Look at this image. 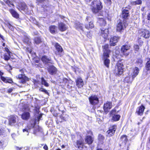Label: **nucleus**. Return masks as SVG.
Here are the masks:
<instances>
[{
    "label": "nucleus",
    "instance_id": "1",
    "mask_svg": "<svg viewBox=\"0 0 150 150\" xmlns=\"http://www.w3.org/2000/svg\"><path fill=\"white\" fill-rule=\"evenodd\" d=\"M103 53V59L104 64L108 68L110 63V60L108 59L111 51L109 49V45L106 44L102 46Z\"/></svg>",
    "mask_w": 150,
    "mask_h": 150
},
{
    "label": "nucleus",
    "instance_id": "2",
    "mask_svg": "<svg viewBox=\"0 0 150 150\" xmlns=\"http://www.w3.org/2000/svg\"><path fill=\"white\" fill-rule=\"evenodd\" d=\"M102 8V6L100 1H94L91 3V9L93 13H98Z\"/></svg>",
    "mask_w": 150,
    "mask_h": 150
},
{
    "label": "nucleus",
    "instance_id": "3",
    "mask_svg": "<svg viewBox=\"0 0 150 150\" xmlns=\"http://www.w3.org/2000/svg\"><path fill=\"white\" fill-rule=\"evenodd\" d=\"M139 36L148 38L149 37L150 34L149 31L145 29H142L139 31Z\"/></svg>",
    "mask_w": 150,
    "mask_h": 150
},
{
    "label": "nucleus",
    "instance_id": "4",
    "mask_svg": "<svg viewBox=\"0 0 150 150\" xmlns=\"http://www.w3.org/2000/svg\"><path fill=\"white\" fill-rule=\"evenodd\" d=\"M130 48V46L129 45H125L122 46L121 48L122 53L126 56H128L129 54L128 51Z\"/></svg>",
    "mask_w": 150,
    "mask_h": 150
},
{
    "label": "nucleus",
    "instance_id": "5",
    "mask_svg": "<svg viewBox=\"0 0 150 150\" xmlns=\"http://www.w3.org/2000/svg\"><path fill=\"white\" fill-rule=\"evenodd\" d=\"M123 65L121 63H118L116 66L115 70V73L117 75H121L123 72Z\"/></svg>",
    "mask_w": 150,
    "mask_h": 150
},
{
    "label": "nucleus",
    "instance_id": "6",
    "mask_svg": "<svg viewBox=\"0 0 150 150\" xmlns=\"http://www.w3.org/2000/svg\"><path fill=\"white\" fill-rule=\"evenodd\" d=\"M35 125V122L33 121H31L28 124L27 128L23 129V132L25 133V134L28 135V130L33 128Z\"/></svg>",
    "mask_w": 150,
    "mask_h": 150
},
{
    "label": "nucleus",
    "instance_id": "7",
    "mask_svg": "<svg viewBox=\"0 0 150 150\" xmlns=\"http://www.w3.org/2000/svg\"><path fill=\"white\" fill-rule=\"evenodd\" d=\"M19 71L21 73V74H19L16 77V78H18L21 79L20 82L22 83H24L25 82V80L27 79V78L25 76L24 74V70L23 69L20 70Z\"/></svg>",
    "mask_w": 150,
    "mask_h": 150
},
{
    "label": "nucleus",
    "instance_id": "8",
    "mask_svg": "<svg viewBox=\"0 0 150 150\" xmlns=\"http://www.w3.org/2000/svg\"><path fill=\"white\" fill-rule=\"evenodd\" d=\"M89 101L92 105H95L98 103V99L96 96H91L89 98Z\"/></svg>",
    "mask_w": 150,
    "mask_h": 150
},
{
    "label": "nucleus",
    "instance_id": "9",
    "mask_svg": "<svg viewBox=\"0 0 150 150\" xmlns=\"http://www.w3.org/2000/svg\"><path fill=\"white\" fill-rule=\"evenodd\" d=\"M131 71H130L129 73L130 74V75H132V77L134 79L137 76L139 73V69L137 67L134 69H131Z\"/></svg>",
    "mask_w": 150,
    "mask_h": 150
},
{
    "label": "nucleus",
    "instance_id": "10",
    "mask_svg": "<svg viewBox=\"0 0 150 150\" xmlns=\"http://www.w3.org/2000/svg\"><path fill=\"white\" fill-rule=\"evenodd\" d=\"M119 38L116 36L112 37L110 39V45L111 46H114L116 45Z\"/></svg>",
    "mask_w": 150,
    "mask_h": 150
},
{
    "label": "nucleus",
    "instance_id": "11",
    "mask_svg": "<svg viewBox=\"0 0 150 150\" xmlns=\"http://www.w3.org/2000/svg\"><path fill=\"white\" fill-rule=\"evenodd\" d=\"M117 129V126L116 125H114L110 127L109 130L107 132L108 134V135L109 137L112 136L114 133H115V131Z\"/></svg>",
    "mask_w": 150,
    "mask_h": 150
},
{
    "label": "nucleus",
    "instance_id": "12",
    "mask_svg": "<svg viewBox=\"0 0 150 150\" xmlns=\"http://www.w3.org/2000/svg\"><path fill=\"white\" fill-rule=\"evenodd\" d=\"M129 16L128 8H123L122 17L124 18H127Z\"/></svg>",
    "mask_w": 150,
    "mask_h": 150
},
{
    "label": "nucleus",
    "instance_id": "13",
    "mask_svg": "<svg viewBox=\"0 0 150 150\" xmlns=\"http://www.w3.org/2000/svg\"><path fill=\"white\" fill-rule=\"evenodd\" d=\"M3 74V73L1 71H0V76H1V79L3 81L6 83H11L13 82V81L11 79L7 77L5 78L2 76V75Z\"/></svg>",
    "mask_w": 150,
    "mask_h": 150
},
{
    "label": "nucleus",
    "instance_id": "14",
    "mask_svg": "<svg viewBox=\"0 0 150 150\" xmlns=\"http://www.w3.org/2000/svg\"><path fill=\"white\" fill-rule=\"evenodd\" d=\"M17 122V117L13 115L11 116L9 119V124L11 125H13Z\"/></svg>",
    "mask_w": 150,
    "mask_h": 150
},
{
    "label": "nucleus",
    "instance_id": "15",
    "mask_svg": "<svg viewBox=\"0 0 150 150\" xmlns=\"http://www.w3.org/2000/svg\"><path fill=\"white\" fill-rule=\"evenodd\" d=\"M55 47L56 48L57 51L56 52V54L61 55V53L63 51V49L62 47L57 43H56Z\"/></svg>",
    "mask_w": 150,
    "mask_h": 150
},
{
    "label": "nucleus",
    "instance_id": "16",
    "mask_svg": "<svg viewBox=\"0 0 150 150\" xmlns=\"http://www.w3.org/2000/svg\"><path fill=\"white\" fill-rule=\"evenodd\" d=\"M101 35L105 39H107L108 37V29L105 30L102 29L101 30Z\"/></svg>",
    "mask_w": 150,
    "mask_h": 150
},
{
    "label": "nucleus",
    "instance_id": "17",
    "mask_svg": "<svg viewBox=\"0 0 150 150\" xmlns=\"http://www.w3.org/2000/svg\"><path fill=\"white\" fill-rule=\"evenodd\" d=\"M47 68L48 72L51 75L55 74L56 73L57 69L52 65L49 66V67H48Z\"/></svg>",
    "mask_w": 150,
    "mask_h": 150
},
{
    "label": "nucleus",
    "instance_id": "18",
    "mask_svg": "<svg viewBox=\"0 0 150 150\" xmlns=\"http://www.w3.org/2000/svg\"><path fill=\"white\" fill-rule=\"evenodd\" d=\"M42 60L45 64H48L49 65V63H52L51 58L46 56H44L42 57Z\"/></svg>",
    "mask_w": 150,
    "mask_h": 150
},
{
    "label": "nucleus",
    "instance_id": "19",
    "mask_svg": "<svg viewBox=\"0 0 150 150\" xmlns=\"http://www.w3.org/2000/svg\"><path fill=\"white\" fill-rule=\"evenodd\" d=\"M112 107V103L109 102H107L104 105V109L105 112H107L108 110L110 109Z\"/></svg>",
    "mask_w": 150,
    "mask_h": 150
},
{
    "label": "nucleus",
    "instance_id": "20",
    "mask_svg": "<svg viewBox=\"0 0 150 150\" xmlns=\"http://www.w3.org/2000/svg\"><path fill=\"white\" fill-rule=\"evenodd\" d=\"M145 109L144 107L142 105L139 107L137 108L136 110V112L139 115H141L143 114L144 111Z\"/></svg>",
    "mask_w": 150,
    "mask_h": 150
},
{
    "label": "nucleus",
    "instance_id": "21",
    "mask_svg": "<svg viewBox=\"0 0 150 150\" xmlns=\"http://www.w3.org/2000/svg\"><path fill=\"white\" fill-rule=\"evenodd\" d=\"M93 140V138L90 136H86L85 139V142L88 144H92Z\"/></svg>",
    "mask_w": 150,
    "mask_h": 150
},
{
    "label": "nucleus",
    "instance_id": "22",
    "mask_svg": "<svg viewBox=\"0 0 150 150\" xmlns=\"http://www.w3.org/2000/svg\"><path fill=\"white\" fill-rule=\"evenodd\" d=\"M76 145L79 149L81 150H82L83 146V140L82 139L77 140L76 142Z\"/></svg>",
    "mask_w": 150,
    "mask_h": 150
},
{
    "label": "nucleus",
    "instance_id": "23",
    "mask_svg": "<svg viewBox=\"0 0 150 150\" xmlns=\"http://www.w3.org/2000/svg\"><path fill=\"white\" fill-rule=\"evenodd\" d=\"M58 28L60 31L62 32L65 31L67 28V27L64 24L61 23L59 24Z\"/></svg>",
    "mask_w": 150,
    "mask_h": 150
},
{
    "label": "nucleus",
    "instance_id": "24",
    "mask_svg": "<svg viewBox=\"0 0 150 150\" xmlns=\"http://www.w3.org/2000/svg\"><path fill=\"white\" fill-rule=\"evenodd\" d=\"M130 74L129 73L128 76L125 77L124 79L125 82L131 83L133 81L134 78L132 77V75H130Z\"/></svg>",
    "mask_w": 150,
    "mask_h": 150
},
{
    "label": "nucleus",
    "instance_id": "25",
    "mask_svg": "<svg viewBox=\"0 0 150 150\" xmlns=\"http://www.w3.org/2000/svg\"><path fill=\"white\" fill-rule=\"evenodd\" d=\"M76 82V85L79 88H81L83 85V80L81 78H78Z\"/></svg>",
    "mask_w": 150,
    "mask_h": 150
},
{
    "label": "nucleus",
    "instance_id": "26",
    "mask_svg": "<svg viewBox=\"0 0 150 150\" xmlns=\"http://www.w3.org/2000/svg\"><path fill=\"white\" fill-rule=\"evenodd\" d=\"M125 27V25L124 24V23L122 22H120L117 25V31L120 32Z\"/></svg>",
    "mask_w": 150,
    "mask_h": 150
},
{
    "label": "nucleus",
    "instance_id": "27",
    "mask_svg": "<svg viewBox=\"0 0 150 150\" xmlns=\"http://www.w3.org/2000/svg\"><path fill=\"white\" fill-rule=\"evenodd\" d=\"M30 117L29 112H25L22 115V118L24 120H27L29 119Z\"/></svg>",
    "mask_w": 150,
    "mask_h": 150
},
{
    "label": "nucleus",
    "instance_id": "28",
    "mask_svg": "<svg viewBox=\"0 0 150 150\" xmlns=\"http://www.w3.org/2000/svg\"><path fill=\"white\" fill-rule=\"evenodd\" d=\"M50 32L52 33H56L57 32V27L55 25H52L50 27Z\"/></svg>",
    "mask_w": 150,
    "mask_h": 150
},
{
    "label": "nucleus",
    "instance_id": "29",
    "mask_svg": "<svg viewBox=\"0 0 150 150\" xmlns=\"http://www.w3.org/2000/svg\"><path fill=\"white\" fill-rule=\"evenodd\" d=\"M98 21L101 26H105L106 24L105 21L102 18H99Z\"/></svg>",
    "mask_w": 150,
    "mask_h": 150
},
{
    "label": "nucleus",
    "instance_id": "30",
    "mask_svg": "<svg viewBox=\"0 0 150 150\" xmlns=\"http://www.w3.org/2000/svg\"><path fill=\"white\" fill-rule=\"evenodd\" d=\"M112 117V120L113 121H116L119 120L120 116L118 115L114 114L111 115Z\"/></svg>",
    "mask_w": 150,
    "mask_h": 150
},
{
    "label": "nucleus",
    "instance_id": "31",
    "mask_svg": "<svg viewBox=\"0 0 150 150\" xmlns=\"http://www.w3.org/2000/svg\"><path fill=\"white\" fill-rule=\"evenodd\" d=\"M10 11L13 17L16 18H18V14L13 9H11L10 10Z\"/></svg>",
    "mask_w": 150,
    "mask_h": 150
},
{
    "label": "nucleus",
    "instance_id": "32",
    "mask_svg": "<svg viewBox=\"0 0 150 150\" xmlns=\"http://www.w3.org/2000/svg\"><path fill=\"white\" fill-rule=\"evenodd\" d=\"M141 0H137L135 1H132L131 2V4L132 5H139L142 4Z\"/></svg>",
    "mask_w": 150,
    "mask_h": 150
},
{
    "label": "nucleus",
    "instance_id": "33",
    "mask_svg": "<svg viewBox=\"0 0 150 150\" xmlns=\"http://www.w3.org/2000/svg\"><path fill=\"white\" fill-rule=\"evenodd\" d=\"M41 83L42 84L44 85L46 87L49 86V84L46 82V81L43 78H41Z\"/></svg>",
    "mask_w": 150,
    "mask_h": 150
},
{
    "label": "nucleus",
    "instance_id": "34",
    "mask_svg": "<svg viewBox=\"0 0 150 150\" xmlns=\"http://www.w3.org/2000/svg\"><path fill=\"white\" fill-rule=\"evenodd\" d=\"M94 27V25L93 22H90L89 23L88 25H86L85 26V27L88 29L89 28H92Z\"/></svg>",
    "mask_w": 150,
    "mask_h": 150
},
{
    "label": "nucleus",
    "instance_id": "35",
    "mask_svg": "<svg viewBox=\"0 0 150 150\" xmlns=\"http://www.w3.org/2000/svg\"><path fill=\"white\" fill-rule=\"evenodd\" d=\"M121 139L122 141L124 142L125 144L127 142L128 140L127 138V136L125 135L122 136L121 137Z\"/></svg>",
    "mask_w": 150,
    "mask_h": 150
},
{
    "label": "nucleus",
    "instance_id": "36",
    "mask_svg": "<svg viewBox=\"0 0 150 150\" xmlns=\"http://www.w3.org/2000/svg\"><path fill=\"white\" fill-rule=\"evenodd\" d=\"M21 10L25 11L27 10V7L25 3H22L21 5Z\"/></svg>",
    "mask_w": 150,
    "mask_h": 150
},
{
    "label": "nucleus",
    "instance_id": "37",
    "mask_svg": "<svg viewBox=\"0 0 150 150\" xmlns=\"http://www.w3.org/2000/svg\"><path fill=\"white\" fill-rule=\"evenodd\" d=\"M4 58L6 61L9 60L10 58V54L5 53L4 55Z\"/></svg>",
    "mask_w": 150,
    "mask_h": 150
},
{
    "label": "nucleus",
    "instance_id": "38",
    "mask_svg": "<svg viewBox=\"0 0 150 150\" xmlns=\"http://www.w3.org/2000/svg\"><path fill=\"white\" fill-rule=\"evenodd\" d=\"M34 42L36 44H38L41 42V40L40 38L36 37L35 38Z\"/></svg>",
    "mask_w": 150,
    "mask_h": 150
},
{
    "label": "nucleus",
    "instance_id": "39",
    "mask_svg": "<svg viewBox=\"0 0 150 150\" xmlns=\"http://www.w3.org/2000/svg\"><path fill=\"white\" fill-rule=\"evenodd\" d=\"M4 1L9 6H11V5H12L13 6H14L12 2L9 0H6V1L4 0Z\"/></svg>",
    "mask_w": 150,
    "mask_h": 150
},
{
    "label": "nucleus",
    "instance_id": "40",
    "mask_svg": "<svg viewBox=\"0 0 150 150\" xmlns=\"http://www.w3.org/2000/svg\"><path fill=\"white\" fill-rule=\"evenodd\" d=\"M146 69L147 70H150V61H148L147 62L146 65Z\"/></svg>",
    "mask_w": 150,
    "mask_h": 150
},
{
    "label": "nucleus",
    "instance_id": "41",
    "mask_svg": "<svg viewBox=\"0 0 150 150\" xmlns=\"http://www.w3.org/2000/svg\"><path fill=\"white\" fill-rule=\"evenodd\" d=\"M30 39L28 37H26L25 38V39L24 40V42L26 43H27L28 44L30 45L31 42L30 41Z\"/></svg>",
    "mask_w": 150,
    "mask_h": 150
},
{
    "label": "nucleus",
    "instance_id": "42",
    "mask_svg": "<svg viewBox=\"0 0 150 150\" xmlns=\"http://www.w3.org/2000/svg\"><path fill=\"white\" fill-rule=\"evenodd\" d=\"M136 62L138 65L139 66H142L141 64L142 62V61L141 59H138L137 61Z\"/></svg>",
    "mask_w": 150,
    "mask_h": 150
},
{
    "label": "nucleus",
    "instance_id": "43",
    "mask_svg": "<svg viewBox=\"0 0 150 150\" xmlns=\"http://www.w3.org/2000/svg\"><path fill=\"white\" fill-rule=\"evenodd\" d=\"M39 90L40 91H41L43 92H44L45 93H46V94H48V93L47 92V91L45 89H44L43 88H40L39 89Z\"/></svg>",
    "mask_w": 150,
    "mask_h": 150
},
{
    "label": "nucleus",
    "instance_id": "44",
    "mask_svg": "<svg viewBox=\"0 0 150 150\" xmlns=\"http://www.w3.org/2000/svg\"><path fill=\"white\" fill-rule=\"evenodd\" d=\"M116 112V110L115 109H113L110 112L111 115H113V114H116L115 113Z\"/></svg>",
    "mask_w": 150,
    "mask_h": 150
},
{
    "label": "nucleus",
    "instance_id": "45",
    "mask_svg": "<svg viewBox=\"0 0 150 150\" xmlns=\"http://www.w3.org/2000/svg\"><path fill=\"white\" fill-rule=\"evenodd\" d=\"M134 48L136 51H137L139 49V46L137 45H135L134 46Z\"/></svg>",
    "mask_w": 150,
    "mask_h": 150
},
{
    "label": "nucleus",
    "instance_id": "46",
    "mask_svg": "<svg viewBox=\"0 0 150 150\" xmlns=\"http://www.w3.org/2000/svg\"><path fill=\"white\" fill-rule=\"evenodd\" d=\"M4 129L1 127H0V135L4 132Z\"/></svg>",
    "mask_w": 150,
    "mask_h": 150
},
{
    "label": "nucleus",
    "instance_id": "47",
    "mask_svg": "<svg viewBox=\"0 0 150 150\" xmlns=\"http://www.w3.org/2000/svg\"><path fill=\"white\" fill-rule=\"evenodd\" d=\"M5 51L7 52V54H10L11 53V52L7 48L5 47Z\"/></svg>",
    "mask_w": 150,
    "mask_h": 150
},
{
    "label": "nucleus",
    "instance_id": "48",
    "mask_svg": "<svg viewBox=\"0 0 150 150\" xmlns=\"http://www.w3.org/2000/svg\"><path fill=\"white\" fill-rule=\"evenodd\" d=\"M105 3H106L108 4H111V0H105Z\"/></svg>",
    "mask_w": 150,
    "mask_h": 150
},
{
    "label": "nucleus",
    "instance_id": "49",
    "mask_svg": "<svg viewBox=\"0 0 150 150\" xmlns=\"http://www.w3.org/2000/svg\"><path fill=\"white\" fill-rule=\"evenodd\" d=\"M43 148L45 150H48V147L45 144L43 147Z\"/></svg>",
    "mask_w": 150,
    "mask_h": 150
},
{
    "label": "nucleus",
    "instance_id": "50",
    "mask_svg": "<svg viewBox=\"0 0 150 150\" xmlns=\"http://www.w3.org/2000/svg\"><path fill=\"white\" fill-rule=\"evenodd\" d=\"M99 138L101 137L102 139H103V138H104L103 137L102 135H101V134H100L99 135Z\"/></svg>",
    "mask_w": 150,
    "mask_h": 150
},
{
    "label": "nucleus",
    "instance_id": "51",
    "mask_svg": "<svg viewBox=\"0 0 150 150\" xmlns=\"http://www.w3.org/2000/svg\"><path fill=\"white\" fill-rule=\"evenodd\" d=\"M60 118H61V119H62L63 120H64L65 121H66L65 120V118L63 116H61L60 117Z\"/></svg>",
    "mask_w": 150,
    "mask_h": 150
},
{
    "label": "nucleus",
    "instance_id": "52",
    "mask_svg": "<svg viewBox=\"0 0 150 150\" xmlns=\"http://www.w3.org/2000/svg\"><path fill=\"white\" fill-rule=\"evenodd\" d=\"M80 25V26H78V27H77L76 28H79L80 29L82 30V26L80 24H79Z\"/></svg>",
    "mask_w": 150,
    "mask_h": 150
},
{
    "label": "nucleus",
    "instance_id": "53",
    "mask_svg": "<svg viewBox=\"0 0 150 150\" xmlns=\"http://www.w3.org/2000/svg\"><path fill=\"white\" fill-rule=\"evenodd\" d=\"M42 117V115H41L38 116V120H40V118L41 117Z\"/></svg>",
    "mask_w": 150,
    "mask_h": 150
},
{
    "label": "nucleus",
    "instance_id": "54",
    "mask_svg": "<svg viewBox=\"0 0 150 150\" xmlns=\"http://www.w3.org/2000/svg\"><path fill=\"white\" fill-rule=\"evenodd\" d=\"M9 28L11 29H12L13 28V27L10 24H9Z\"/></svg>",
    "mask_w": 150,
    "mask_h": 150
},
{
    "label": "nucleus",
    "instance_id": "55",
    "mask_svg": "<svg viewBox=\"0 0 150 150\" xmlns=\"http://www.w3.org/2000/svg\"><path fill=\"white\" fill-rule=\"evenodd\" d=\"M16 149L17 150H18L19 149V150H20V149H22L21 148H19V147H17V146H16Z\"/></svg>",
    "mask_w": 150,
    "mask_h": 150
},
{
    "label": "nucleus",
    "instance_id": "56",
    "mask_svg": "<svg viewBox=\"0 0 150 150\" xmlns=\"http://www.w3.org/2000/svg\"><path fill=\"white\" fill-rule=\"evenodd\" d=\"M148 20H150V13L149 14L148 16Z\"/></svg>",
    "mask_w": 150,
    "mask_h": 150
},
{
    "label": "nucleus",
    "instance_id": "57",
    "mask_svg": "<svg viewBox=\"0 0 150 150\" xmlns=\"http://www.w3.org/2000/svg\"><path fill=\"white\" fill-rule=\"evenodd\" d=\"M11 136H12V137L13 138H14V137H15V134H12V135H11Z\"/></svg>",
    "mask_w": 150,
    "mask_h": 150
},
{
    "label": "nucleus",
    "instance_id": "58",
    "mask_svg": "<svg viewBox=\"0 0 150 150\" xmlns=\"http://www.w3.org/2000/svg\"><path fill=\"white\" fill-rule=\"evenodd\" d=\"M0 37L2 38L3 40H4V37L3 36H2V35H0Z\"/></svg>",
    "mask_w": 150,
    "mask_h": 150
},
{
    "label": "nucleus",
    "instance_id": "59",
    "mask_svg": "<svg viewBox=\"0 0 150 150\" xmlns=\"http://www.w3.org/2000/svg\"><path fill=\"white\" fill-rule=\"evenodd\" d=\"M0 37L2 38L3 40H4V37L3 36H2V35H0Z\"/></svg>",
    "mask_w": 150,
    "mask_h": 150
},
{
    "label": "nucleus",
    "instance_id": "60",
    "mask_svg": "<svg viewBox=\"0 0 150 150\" xmlns=\"http://www.w3.org/2000/svg\"><path fill=\"white\" fill-rule=\"evenodd\" d=\"M90 17H89V16H87L86 18V19L87 21H88V19H89V18H90Z\"/></svg>",
    "mask_w": 150,
    "mask_h": 150
},
{
    "label": "nucleus",
    "instance_id": "61",
    "mask_svg": "<svg viewBox=\"0 0 150 150\" xmlns=\"http://www.w3.org/2000/svg\"><path fill=\"white\" fill-rule=\"evenodd\" d=\"M61 147H62V148H65V146H64V145H62V146H61Z\"/></svg>",
    "mask_w": 150,
    "mask_h": 150
},
{
    "label": "nucleus",
    "instance_id": "62",
    "mask_svg": "<svg viewBox=\"0 0 150 150\" xmlns=\"http://www.w3.org/2000/svg\"><path fill=\"white\" fill-rule=\"evenodd\" d=\"M29 52H30V53L31 52H32V50H31V49H30V50H29Z\"/></svg>",
    "mask_w": 150,
    "mask_h": 150
},
{
    "label": "nucleus",
    "instance_id": "63",
    "mask_svg": "<svg viewBox=\"0 0 150 150\" xmlns=\"http://www.w3.org/2000/svg\"><path fill=\"white\" fill-rule=\"evenodd\" d=\"M37 128L38 129V131H40V129H39V127L38 126L37 127Z\"/></svg>",
    "mask_w": 150,
    "mask_h": 150
},
{
    "label": "nucleus",
    "instance_id": "64",
    "mask_svg": "<svg viewBox=\"0 0 150 150\" xmlns=\"http://www.w3.org/2000/svg\"><path fill=\"white\" fill-rule=\"evenodd\" d=\"M1 4H2V5H4V2H2V1H1Z\"/></svg>",
    "mask_w": 150,
    "mask_h": 150
}]
</instances>
